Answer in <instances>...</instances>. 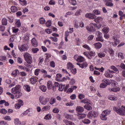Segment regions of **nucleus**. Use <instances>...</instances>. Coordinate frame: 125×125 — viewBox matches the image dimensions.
Returning <instances> with one entry per match:
<instances>
[{
	"instance_id": "69168bd1",
	"label": "nucleus",
	"mask_w": 125,
	"mask_h": 125,
	"mask_svg": "<svg viewBox=\"0 0 125 125\" xmlns=\"http://www.w3.org/2000/svg\"><path fill=\"white\" fill-rule=\"evenodd\" d=\"M51 40H52L53 42H57L58 39L56 37H51Z\"/></svg>"
},
{
	"instance_id": "2f4dec72",
	"label": "nucleus",
	"mask_w": 125,
	"mask_h": 125,
	"mask_svg": "<svg viewBox=\"0 0 125 125\" xmlns=\"http://www.w3.org/2000/svg\"><path fill=\"white\" fill-rule=\"evenodd\" d=\"M98 55L100 58H102L103 57H105V53L102 52H100L98 54Z\"/></svg>"
},
{
	"instance_id": "6ab92c4d",
	"label": "nucleus",
	"mask_w": 125,
	"mask_h": 125,
	"mask_svg": "<svg viewBox=\"0 0 125 125\" xmlns=\"http://www.w3.org/2000/svg\"><path fill=\"white\" fill-rule=\"evenodd\" d=\"M76 110L79 113H83V112L84 111V109L83 108V107L79 106L76 107Z\"/></svg>"
},
{
	"instance_id": "774afa93",
	"label": "nucleus",
	"mask_w": 125,
	"mask_h": 125,
	"mask_svg": "<svg viewBox=\"0 0 125 125\" xmlns=\"http://www.w3.org/2000/svg\"><path fill=\"white\" fill-rule=\"evenodd\" d=\"M93 38H94V36L92 35H91L88 37V41H92V40H93Z\"/></svg>"
},
{
	"instance_id": "423d86ee",
	"label": "nucleus",
	"mask_w": 125,
	"mask_h": 125,
	"mask_svg": "<svg viewBox=\"0 0 125 125\" xmlns=\"http://www.w3.org/2000/svg\"><path fill=\"white\" fill-rule=\"evenodd\" d=\"M39 100L42 105H46L48 101H49V99L48 98H44V97L40 96Z\"/></svg>"
},
{
	"instance_id": "a211bd4d",
	"label": "nucleus",
	"mask_w": 125,
	"mask_h": 125,
	"mask_svg": "<svg viewBox=\"0 0 125 125\" xmlns=\"http://www.w3.org/2000/svg\"><path fill=\"white\" fill-rule=\"evenodd\" d=\"M95 47L96 49H100L102 47V44L100 42L95 43L94 44Z\"/></svg>"
},
{
	"instance_id": "f704fd0d",
	"label": "nucleus",
	"mask_w": 125,
	"mask_h": 125,
	"mask_svg": "<svg viewBox=\"0 0 125 125\" xmlns=\"http://www.w3.org/2000/svg\"><path fill=\"white\" fill-rule=\"evenodd\" d=\"M65 88V85L60 84L59 87V91H63V89Z\"/></svg>"
},
{
	"instance_id": "4468645a",
	"label": "nucleus",
	"mask_w": 125,
	"mask_h": 125,
	"mask_svg": "<svg viewBox=\"0 0 125 125\" xmlns=\"http://www.w3.org/2000/svg\"><path fill=\"white\" fill-rule=\"evenodd\" d=\"M84 108L88 111H90V110H92V106H91V104H90V103L86 104L85 105H84Z\"/></svg>"
},
{
	"instance_id": "473e14b6",
	"label": "nucleus",
	"mask_w": 125,
	"mask_h": 125,
	"mask_svg": "<svg viewBox=\"0 0 125 125\" xmlns=\"http://www.w3.org/2000/svg\"><path fill=\"white\" fill-rule=\"evenodd\" d=\"M2 24L5 26L7 25V20L5 18H3L2 20Z\"/></svg>"
},
{
	"instance_id": "a18cd8bd",
	"label": "nucleus",
	"mask_w": 125,
	"mask_h": 125,
	"mask_svg": "<svg viewBox=\"0 0 125 125\" xmlns=\"http://www.w3.org/2000/svg\"><path fill=\"white\" fill-rule=\"evenodd\" d=\"M15 25L18 27V28H20L21 27V22L20 21H18L16 23Z\"/></svg>"
},
{
	"instance_id": "cd10ccee",
	"label": "nucleus",
	"mask_w": 125,
	"mask_h": 125,
	"mask_svg": "<svg viewBox=\"0 0 125 125\" xmlns=\"http://www.w3.org/2000/svg\"><path fill=\"white\" fill-rule=\"evenodd\" d=\"M65 118L66 119H67V120H70V121H71V120H73V119H74V116L70 114H66L65 116Z\"/></svg>"
},
{
	"instance_id": "6e6552de",
	"label": "nucleus",
	"mask_w": 125,
	"mask_h": 125,
	"mask_svg": "<svg viewBox=\"0 0 125 125\" xmlns=\"http://www.w3.org/2000/svg\"><path fill=\"white\" fill-rule=\"evenodd\" d=\"M96 34L97 35V37H96L97 41H98L99 42H104V40L102 38V33L99 31H97Z\"/></svg>"
},
{
	"instance_id": "c03bdc74",
	"label": "nucleus",
	"mask_w": 125,
	"mask_h": 125,
	"mask_svg": "<svg viewBox=\"0 0 125 125\" xmlns=\"http://www.w3.org/2000/svg\"><path fill=\"white\" fill-rule=\"evenodd\" d=\"M40 24H44L45 23V20L43 18H41L40 19Z\"/></svg>"
},
{
	"instance_id": "603ef678",
	"label": "nucleus",
	"mask_w": 125,
	"mask_h": 125,
	"mask_svg": "<svg viewBox=\"0 0 125 125\" xmlns=\"http://www.w3.org/2000/svg\"><path fill=\"white\" fill-rule=\"evenodd\" d=\"M50 66H51V67H52L53 68H55V62H54V61L51 62L50 63Z\"/></svg>"
},
{
	"instance_id": "bb28decb",
	"label": "nucleus",
	"mask_w": 125,
	"mask_h": 125,
	"mask_svg": "<svg viewBox=\"0 0 125 125\" xmlns=\"http://www.w3.org/2000/svg\"><path fill=\"white\" fill-rule=\"evenodd\" d=\"M11 10L12 12H16L18 11V9L17 8V7L13 6L11 7Z\"/></svg>"
},
{
	"instance_id": "13d9d810",
	"label": "nucleus",
	"mask_w": 125,
	"mask_h": 125,
	"mask_svg": "<svg viewBox=\"0 0 125 125\" xmlns=\"http://www.w3.org/2000/svg\"><path fill=\"white\" fill-rule=\"evenodd\" d=\"M81 13H82V10H78L76 13L75 15L76 16H79V15H81Z\"/></svg>"
},
{
	"instance_id": "20e7f679",
	"label": "nucleus",
	"mask_w": 125,
	"mask_h": 125,
	"mask_svg": "<svg viewBox=\"0 0 125 125\" xmlns=\"http://www.w3.org/2000/svg\"><path fill=\"white\" fill-rule=\"evenodd\" d=\"M99 115V113H98V112L94 110H91L88 112L87 114V117L88 118V119L97 118Z\"/></svg>"
},
{
	"instance_id": "58836bf2",
	"label": "nucleus",
	"mask_w": 125,
	"mask_h": 125,
	"mask_svg": "<svg viewBox=\"0 0 125 125\" xmlns=\"http://www.w3.org/2000/svg\"><path fill=\"white\" fill-rule=\"evenodd\" d=\"M111 90L113 92H117V91H120V88L119 87H113L111 88Z\"/></svg>"
},
{
	"instance_id": "052dcab7",
	"label": "nucleus",
	"mask_w": 125,
	"mask_h": 125,
	"mask_svg": "<svg viewBox=\"0 0 125 125\" xmlns=\"http://www.w3.org/2000/svg\"><path fill=\"white\" fill-rule=\"evenodd\" d=\"M46 25L47 27H50L51 26V21H48L46 23Z\"/></svg>"
},
{
	"instance_id": "4d7b16f0",
	"label": "nucleus",
	"mask_w": 125,
	"mask_h": 125,
	"mask_svg": "<svg viewBox=\"0 0 125 125\" xmlns=\"http://www.w3.org/2000/svg\"><path fill=\"white\" fill-rule=\"evenodd\" d=\"M75 83H76V81L75 79H72L70 81V84H71V85H73Z\"/></svg>"
},
{
	"instance_id": "393cba45",
	"label": "nucleus",
	"mask_w": 125,
	"mask_h": 125,
	"mask_svg": "<svg viewBox=\"0 0 125 125\" xmlns=\"http://www.w3.org/2000/svg\"><path fill=\"white\" fill-rule=\"evenodd\" d=\"M108 98L109 100H111L112 101H116V100H117V98L113 95L109 96Z\"/></svg>"
},
{
	"instance_id": "a878e982",
	"label": "nucleus",
	"mask_w": 125,
	"mask_h": 125,
	"mask_svg": "<svg viewBox=\"0 0 125 125\" xmlns=\"http://www.w3.org/2000/svg\"><path fill=\"white\" fill-rule=\"evenodd\" d=\"M67 68L69 70H72V69H74V65L71 62H69L67 65Z\"/></svg>"
},
{
	"instance_id": "f257e3e1",
	"label": "nucleus",
	"mask_w": 125,
	"mask_h": 125,
	"mask_svg": "<svg viewBox=\"0 0 125 125\" xmlns=\"http://www.w3.org/2000/svg\"><path fill=\"white\" fill-rule=\"evenodd\" d=\"M11 92L13 94H15L16 99L20 98L22 95V93H21V85H17L15 87L12 88Z\"/></svg>"
},
{
	"instance_id": "864d4df0",
	"label": "nucleus",
	"mask_w": 125,
	"mask_h": 125,
	"mask_svg": "<svg viewBox=\"0 0 125 125\" xmlns=\"http://www.w3.org/2000/svg\"><path fill=\"white\" fill-rule=\"evenodd\" d=\"M44 120H49L51 119V116L49 114H47L44 118Z\"/></svg>"
},
{
	"instance_id": "f8f14e48",
	"label": "nucleus",
	"mask_w": 125,
	"mask_h": 125,
	"mask_svg": "<svg viewBox=\"0 0 125 125\" xmlns=\"http://www.w3.org/2000/svg\"><path fill=\"white\" fill-rule=\"evenodd\" d=\"M77 117L79 120H83V119H84L85 117H86V114L83 113H78Z\"/></svg>"
},
{
	"instance_id": "680f3d73",
	"label": "nucleus",
	"mask_w": 125,
	"mask_h": 125,
	"mask_svg": "<svg viewBox=\"0 0 125 125\" xmlns=\"http://www.w3.org/2000/svg\"><path fill=\"white\" fill-rule=\"evenodd\" d=\"M71 70V72L72 74H73L74 75H75V74H76L77 73V69L76 68H74V69H70Z\"/></svg>"
},
{
	"instance_id": "e2e57ef3",
	"label": "nucleus",
	"mask_w": 125,
	"mask_h": 125,
	"mask_svg": "<svg viewBox=\"0 0 125 125\" xmlns=\"http://www.w3.org/2000/svg\"><path fill=\"white\" fill-rule=\"evenodd\" d=\"M21 106H23L24 105V103H23V101L20 100L18 101V104Z\"/></svg>"
},
{
	"instance_id": "c85d7f7f",
	"label": "nucleus",
	"mask_w": 125,
	"mask_h": 125,
	"mask_svg": "<svg viewBox=\"0 0 125 125\" xmlns=\"http://www.w3.org/2000/svg\"><path fill=\"white\" fill-rule=\"evenodd\" d=\"M19 73V71L18 70H15L12 72V75L14 77H16L17 75Z\"/></svg>"
},
{
	"instance_id": "412c9836",
	"label": "nucleus",
	"mask_w": 125,
	"mask_h": 125,
	"mask_svg": "<svg viewBox=\"0 0 125 125\" xmlns=\"http://www.w3.org/2000/svg\"><path fill=\"white\" fill-rule=\"evenodd\" d=\"M50 109V106L46 105L44 106L42 109V112H45V111H48V110Z\"/></svg>"
},
{
	"instance_id": "0e129e2a",
	"label": "nucleus",
	"mask_w": 125,
	"mask_h": 125,
	"mask_svg": "<svg viewBox=\"0 0 125 125\" xmlns=\"http://www.w3.org/2000/svg\"><path fill=\"white\" fill-rule=\"evenodd\" d=\"M93 13H94V14H96V15H99V14H100V12L98 10H94Z\"/></svg>"
},
{
	"instance_id": "f03ea898",
	"label": "nucleus",
	"mask_w": 125,
	"mask_h": 125,
	"mask_svg": "<svg viewBox=\"0 0 125 125\" xmlns=\"http://www.w3.org/2000/svg\"><path fill=\"white\" fill-rule=\"evenodd\" d=\"M113 110L115 111L117 114L121 116H125V106L122 105L121 107L118 108L116 107H113Z\"/></svg>"
},
{
	"instance_id": "49530a36",
	"label": "nucleus",
	"mask_w": 125,
	"mask_h": 125,
	"mask_svg": "<svg viewBox=\"0 0 125 125\" xmlns=\"http://www.w3.org/2000/svg\"><path fill=\"white\" fill-rule=\"evenodd\" d=\"M119 43H120V41L118 39H117V40H115L114 41V43L113 44V45L114 46H117V45H118Z\"/></svg>"
},
{
	"instance_id": "4be33fe9",
	"label": "nucleus",
	"mask_w": 125,
	"mask_h": 125,
	"mask_svg": "<svg viewBox=\"0 0 125 125\" xmlns=\"http://www.w3.org/2000/svg\"><path fill=\"white\" fill-rule=\"evenodd\" d=\"M47 88L49 90L51 89L52 88V82L51 81H48L47 83Z\"/></svg>"
},
{
	"instance_id": "39448f33",
	"label": "nucleus",
	"mask_w": 125,
	"mask_h": 125,
	"mask_svg": "<svg viewBox=\"0 0 125 125\" xmlns=\"http://www.w3.org/2000/svg\"><path fill=\"white\" fill-rule=\"evenodd\" d=\"M23 56L27 64H32V63H33V59H32V57H31V55H30L29 53H24Z\"/></svg>"
},
{
	"instance_id": "7ed1b4c3",
	"label": "nucleus",
	"mask_w": 125,
	"mask_h": 125,
	"mask_svg": "<svg viewBox=\"0 0 125 125\" xmlns=\"http://www.w3.org/2000/svg\"><path fill=\"white\" fill-rule=\"evenodd\" d=\"M111 114V110H104L101 116V119L102 121H107V116H109Z\"/></svg>"
},
{
	"instance_id": "de8ad7c7",
	"label": "nucleus",
	"mask_w": 125,
	"mask_h": 125,
	"mask_svg": "<svg viewBox=\"0 0 125 125\" xmlns=\"http://www.w3.org/2000/svg\"><path fill=\"white\" fill-rule=\"evenodd\" d=\"M0 60H1V61H4V62H5L6 60V57H5L4 56H0Z\"/></svg>"
},
{
	"instance_id": "b1692460",
	"label": "nucleus",
	"mask_w": 125,
	"mask_h": 125,
	"mask_svg": "<svg viewBox=\"0 0 125 125\" xmlns=\"http://www.w3.org/2000/svg\"><path fill=\"white\" fill-rule=\"evenodd\" d=\"M82 123H84V125H89L90 124V120L88 119H85L82 120Z\"/></svg>"
},
{
	"instance_id": "37998d69",
	"label": "nucleus",
	"mask_w": 125,
	"mask_h": 125,
	"mask_svg": "<svg viewBox=\"0 0 125 125\" xmlns=\"http://www.w3.org/2000/svg\"><path fill=\"white\" fill-rule=\"evenodd\" d=\"M0 113H1V114H6L7 113V110L4 108H2L0 109Z\"/></svg>"
},
{
	"instance_id": "a19ab883",
	"label": "nucleus",
	"mask_w": 125,
	"mask_h": 125,
	"mask_svg": "<svg viewBox=\"0 0 125 125\" xmlns=\"http://www.w3.org/2000/svg\"><path fill=\"white\" fill-rule=\"evenodd\" d=\"M63 123L65 124L66 125H71L72 122L70 121H68V120H63Z\"/></svg>"
},
{
	"instance_id": "09e8293b",
	"label": "nucleus",
	"mask_w": 125,
	"mask_h": 125,
	"mask_svg": "<svg viewBox=\"0 0 125 125\" xmlns=\"http://www.w3.org/2000/svg\"><path fill=\"white\" fill-rule=\"evenodd\" d=\"M5 30V26L0 25V32H4Z\"/></svg>"
},
{
	"instance_id": "dca6fc26",
	"label": "nucleus",
	"mask_w": 125,
	"mask_h": 125,
	"mask_svg": "<svg viewBox=\"0 0 125 125\" xmlns=\"http://www.w3.org/2000/svg\"><path fill=\"white\" fill-rule=\"evenodd\" d=\"M95 55V53L93 51H90L88 53V59H92V57Z\"/></svg>"
},
{
	"instance_id": "4c0bfd02",
	"label": "nucleus",
	"mask_w": 125,
	"mask_h": 125,
	"mask_svg": "<svg viewBox=\"0 0 125 125\" xmlns=\"http://www.w3.org/2000/svg\"><path fill=\"white\" fill-rule=\"evenodd\" d=\"M70 3H71L72 5H76L77 4V1L76 0H68Z\"/></svg>"
},
{
	"instance_id": "7c9ffc66",
	"label": "nucleus",
	"mask_w": 125,
	"mask_h": 125,
	"mask_svg": "<svg viewBox=\"0 0 125 125\" xmlns=\"http://www.w3.org/2000/svg\"><path fill=\"white\" fill-rule=\"evenodd\" d=\"M77 61H78V62H83V61H84V58L80 56L77 59Z\"/></svg>"
},
{
	"instance_id": "3c124183",
	"label": "nucleus",
	"mask_w": 125,
	"mask_h": 125,
	"mask_svg": "<svg viewBox=\"0 0 125 125\" xmlns=\"http://www.w3.org/2000/svg\"><path fill=\"white\" fill-rule=\"evenodd\" d=\"M103 31H104V34H107L109 32V28H104L103 29Z\"/></svg>"
},
{
	"instance_id": "6e6d98bb",
	"label": "nucleus",
	"mask_w": 125,
	"mask_h": 125,
	"mask_svg": "<svg viewBox=\"0 0 125 125\" xmlns=\"http://www.w3.org/2000/svg\"><path fill=\"white\" fill-rule=\"evenodd\" d=\"M84 95L83 94H80L78 96L79 99H80L81 100H82V99H83V98H84Z\"/></svg>"
},
{
	"instance_id": "ea45409f",
	"label": "nucleus",
	"mask_w": 125,
	"mask_h": 125,
	"mask_svg": "<svg viewBox=\"0 0 125 125\" xmlns=\"http://www.w3.org/2000/svg\"><path fill=\"white\" fill-rule=\"evenodd\" d=\"M105 5H106V6H113L114 4L112 3V0H110L108 3H105Z\"/></svg>"
},
{
	"instance_id": "9b49d317",
	"label": "nucleus",
	"mask_w": 125,
	"mask_h": 125,
	"mask_svg": "<svg viewBox=\"0 0 125 125\" xmlns=\"http://www.w3.org/2000/svg\"><path fill=\"white\" fill-rule=\"evenodd\" d=\"M77 65H78V66H79V67L82 69H83V68H85L88 66L87 62H84L82 63H77Z\"/></svg>"
},
{
	"instance_id": "bf43d9fd",
	"label": "nucleus",
	"mask_w": 125,
	"mask_h": 125,
	"mask_svg": "<svg viewBox=\"0 0 125 125\" xmlns=\"http://www.w3.org/2000/svg\"><path fill=\"white\" fill-rule=\"evenodd\" d=\"M70 98L72 100H75V99L77 98V96L76 94H72L71 96H70Z\"/></svg>"
},
{
	"instance_id": "c756f323",
	"label": "nucleus",
	"mask_w": 125,
	"mask_h": 125,
	"mask_svg": "<svg viewBox=\"0 0 125 125\" xmlns=\"http://www.w3.org/2000/svg\"><path fill=\"white\" fill-rule=\"evenodd\" d=\"M19 1L21 5H27V1H26V0H19Z\"/></svg>"
},
{
	"instance_id": "0eeeda50",
	"label": "nucleus",
	"mask_w": 125,
	"mask_h": 125,
	"mask_svg": "<svg viewBox=\"0 0 125 125\" xmlns=\"http://www.w3.org/2000/svg\"><path fill=\"white\" fill-rule=\"evenodd\" d=\"M86 29L89 32H95V25L93 23H90L89 26L86 27Z\"/></svg>"
},
{
	"instance_id": "c9c22d12",
	"label": "nucleus",
	"mask_w": 125,
	"mask_h": 125,
	"mask_svg": "<svg viewBox=\"0 0 125 125\" xmlns=\"http://www.w3.org/2000/svg\"><path fill=\"white\" fill-rule=\"evenodd\" d=\"M15 125H21V122L19 121V119H15Z\"/></svg>"
},
{
	"instance_id": "f3484780",
	"label": "nucleus",
	"mask_w": 125,
	"mask_h": 125,
	"mask_svg": "<svg viewBox=\"0 0 125 125\" xmlns=\"http://www.w3.org/2000/svg\"><path fill=\"white\" fill-rule=\"evenodd\" d=\"M38 80L39 78H31L30 79V83H31L32 84H35V83L38 82Z\"/></svg>"
},
{
	"instance_id": "aec40b11",
	"label": "nucleus",
	"mask_w": 125,
	"mask_h": 125,
	"mask_svg": "<svg viewBox=\"0 0 125 125\" xmlns=\"http://www.w3.org/2000/svg\"><path fill=\"white\" fill-rule=\"evenodd\" d=\"M23 88L27 91V92H30L31 91V86L29 85H24Z\"/></svg>"
},
{
	"instance_id": "72a5a7b5",
	"label": "nucleus",
	"mask_w": 125,
	"mask_h": 125,
	"mask_svg": "<svg viewBox=\"0 0 125 125\" xmlns=\"http://www.w3.org/2000/svg\"><path fill=\"white\" fill-rule=\"evenodd\" d=\"M40 89L42 90L43 92H45L46 91V86L44 85H42L40 86Z\"/></svg>"
},
{
	"instance_id": "5fc2aeb1",
	"label": "nucleus",
	"mask_w": 125,
	"mask_h": 125,
	"mask_svg": "<svg viewBox=\"0 0 125 125\" xmlns=\"http://www.w3.org/2000/svg\"><path fill=\"white\" fill-rule=\"evenodd\" d=\"M32 52H33V53H37V52H38V51H39V49L38 48H32Z\"/></svg>"
},
{
	"instance_id": "79ce46f5",
	"label": "nucleus",
	"mask_w": 125,
	"mask_h": 125,
	"mask_svg": "<svg viewBox=\"0 0 125 125\" xmlns=\"http://www.w3.org/2000/svg\"><path fill=\"white\" fill-rule=\"evenodd\" d=\"M106 86H107V84H106L104 82H103V83L100 85V87L101 88H105Z\"/></svg>"
},
{
	"instance_id": "1a4fd4ad",
	"label": "nucleus",
	"mask_w": 125,
	"mask_h": 125,
	"mask_svg": "<svg viewBox=\"0 0 125 125\" xmlns=\"http://www.w3.org/2000/svg\"><path fill=\"white\" fill-rule=\"evenodd\" d=\"M28 45L27 44H23L21 45V47L19 46V49L21 51H25L28 49Z\"/></svg>"
},
{
	"instance_id": "2eb2a0df",
	"label": "nucleus",
	"mask_w": 125,
	"mask_h": 125,
	"mask_svg": "<svg viewBox=\"0 0 125 125\" xmlns=\"http://www.w3.org/2000/svg\"><path fill=\"white\" fill-rule=\"evenodd\" d=\"M77 86H71V87L68 89L67 91V93H71L75 89H77Z\"/></svg>"
},
{
	"instance_id": "5701e85b",
	"label": "nucleus",
	"mask_w": 125,
	"mask_h": 125,
	"mask_svg": "<svg viewBox=\"0 0 125 125\" xmlns=\"http://www.w3.org/2000/svg\"><path fill=\"white\" fill-rule=\"evenodd\" d=\"M102 82L106 84V85H110L111 84V82L109 80L103 79Z\"/></svg>"
},
{
	"instance_id": "e433bc0d",
	"label": "nucleus",
	"mask_w": 125,
	"mask_h": 125,
	"mask_svg": "<svg viewBox=\"0 0 125 125\" xmlns=\"http://www.w3.org/2000/svg\"><path fill=\"white\" fill-rule=\"evenodd\" d=\"M110 68L111 69V70H113L115 72H119V70L118 69V68L114 65L111 66Z\"/></svg>"
},
{
	"instance_id": "9d476101",
	"label": "nucleus",
	"mask_w": 125,
	"mask_h": 125,
	"mask_svg": "<svg viewBox=\"0 0 125 125\" xmlns=\"http://www.w3.org/2000/svg\"><path fill=\"white\" fill-rule=\"evenodd\" d=\"M31 43H32V46H34V47H37L39 45V43L38 42L37 39H36V38H33L31 40Z\"/></svg>"
},
{
	"instance_id": "338daca9",
	"label": "nucleus",
	"mask_w": 125,
	"mask_h": 125,
	"mask_svg": "<svg viewBox=\"0 0 125 125\" xmlns=\"http://www.w3.org/2000/svg\"><path fill=\"white\" fill-rule=\"evenodd\" d=\"M53 112L55 113H59V109L56 107L53 110Z\"/></svg>"
},
{
	"instance_id": "8fccbe9b",
	"label": "nucleus",
	"mask_w": 125,
	"mask_h": 125,
	"mask_svg": "<svg viewBox=\"0 0 125 125\" xmlns=\"http://www.w3.org/2000/svg\"><path fill=\"white\" fill-rule=\"evenodd\" d=\"M81 103H84V104H88V100L83 99L81 101Z\"/></svg>"
},
{
	"instance_id": "ddd939ff",
	"label": "nucleus",
	"mask_w": 125,
	"mask_h": 125,
	"mask_svg": "<svg viewBox=\"0 0 125 125\" xmlns=\"http://www.w3.org/2000/svg\"><path fill=\"white\" fill-rule=\"evenodd\" d=\"M85 17H86V18H89V19H95L96 18V16L94 14H86L85 15Z\"/></svg>"
}]
</instances>
